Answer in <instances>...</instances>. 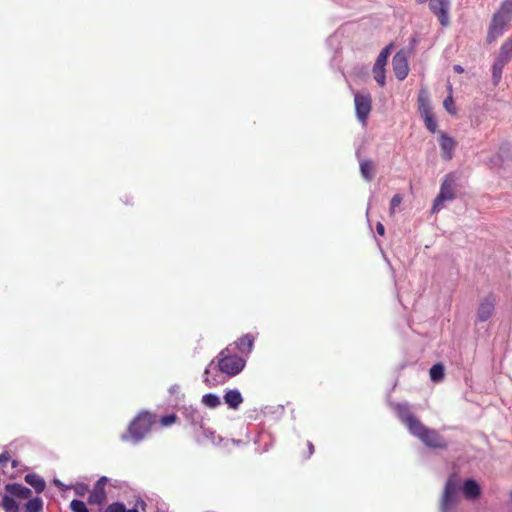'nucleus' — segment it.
I'll use <instances>...</instances> for the list:
<instances>
[{"mask_svg": "<svg viewBox=\"0 0 512 512\" xmlns=\"http://www.w3.org/2000/svg\"><path fill=\"white\" fill-rule=\"evenodd\" d=\"M512 21V0H504L497 12L494 13L487 34V41L494 42L503 35Z\"/></svg>", "mask_w": 512, "mask_h": 512, "instance_id": "obj_1", "label": "nucleus"}, {"mask_svg": "<svg viewBox=\"0 0 512 512\" xmlns=\"http://www.w3.org/2000/svg\"><path fill=\"white\" fill-rule=\"evenodd\" d=\"M460 481L455 474L448 477L442 497L440 499V512H453L459 502Z\"/></svg>", "mask_w": 512, "mask_h": 512, "instance_id": "obj_2", "label": "nucleus"}, {"mask_svg": "<svg viewBox=\"0 0 512 512\" xmlns=\"http://www.w3.org/2000/svg\"><path fill=\"white\" fill-rule=\"evenodd\" d=\"M245 363L242 357L231 355L229 347L222 350L218 355L219 370L228 376L239 374L244 369Z\"/></svg>", "mask_w": 512, "mask_h": 512, "instance_id": "obj_3", "label": "nucleus"}, {"mask_svg": "<svg viewBox=\"0 0 512 512\" xmlns=\"http://www.w3.org/2000/svg\"><path fill=\"white\" fill-rule=\"evenodd\" d=\"M153 423V416L150 413H140L128 428V433L134 442H139L149 432Z\"/></svg>", "mask_w": 512, "mask_h": 512, "instance_id": "obj_4", "label": "nucleus"}, {"mask_svg": "<svg viewBox=\"0 0 512 512\" xmlns=\"http://www.w3.org/2000/svg\"><path fill=\"white\" fill-rule=\"evenodd\" d=\"M418 437L425 445L433 448H445L446 443L436 430L424 426L421 422L411 432Z\"/></svg>", "mask_w": 512, "mask_h": 512, "instance_id": "obj_5", "label": "nucleus"}, {"mask_svg": "<svg viewBox=\"0 0 512 512\" xmlns=\"http://www.w3.org/2000/svg\"><path fill=\"white\" fill-rule=\"evenodd\" d=\"M355 112L358 121L365 126L372 109V98L369 92L354 93Z\"/></svg>", "mask_w": 512, "mask_h": 512, "instance_id": "obj_6", "label": "nucleus"}, {"mask_svg": "<svg viewBox=\"0 0 512 512\" xmlns=\"http://www.w3.org/2000/svg\"><path fill=\"white\" fill-rule=\"evenodd\" d=\"M451 7L450 0H430L429 9L437 16L440 24L446 27L450 23L449 11Z\"/></svg>", "mask_w": 512, "mask_h": 512, "instance_id": "obj_7", "label": "nucleus"}, {"mask_svg": "<svg viewBox=\"0 0 512 512\" xmlns=\"http://www.w3.org/2000/svg\"><path fill=\"white\" fill-rule=\"evenodd\" d=\"M454 186H453V179L450 175L446 176L445 180L443 181L440 192L438 196L434 200L433 204V212L439 211L442 208V205L445 201L453 200L454 199Z\"/></svg>", "mask_w": 512, "mask_h": 512, "instance_id": "obj_8", "label": "nucleus"}, {"mask_svg": "<svg viewBox=\"0 0 512 512\" xmlns=\"http://www.w3.org/2000/svg\"><path fill=\"white\" fill-rule=\"evenodd\" d=\"M393 71L398 80H404L409 73L408 59L406 52H397L392 59Z\"/></svg>", "mask_w": 512, "mask_h": 512, "instance_id": "obj_9", "label": "nucleus"}, {"mask_svg": "<svg viewBox=\"0 0 512 512\" xmlns=\"http://www.w3.org/2000/svg\"><path fill=\"white\" fill-rule=\"evenodd\" d=\"M395 410L400 421L404 423L409 429L410 433L416 428L420 421L410 412L407 403H398L395 405Z\"/></svg>", "mask_w": 512, "mask_h": 512, "instance_id": "obj_10", "label": "nucleus"}, {"mask_svg": "<svg viewBox=\"0 0 512 512\" xmlns=\"http://www.w3.org/2000/svg\"><path fill=\"white\" fill-rule=\"evenodd\" d=\"M512 160V148L509 144H503L498 152L491 156L488 161L487 165L494 169V168H500L504 165V163Z\"/></svg>", "mask_w": 512, "mask_h": 512, "instance_id": "obj_11", "label": "nucleus"}, {"mask_svg": "<svg viewBox=\"0 0 512 512\" xmlns=\"http://www.w3.org/2000/svg\"><path fill=\"white\" fill-rule=\"evenodd\" d=\"M439 143L442 158L445 161H450L453 157V152L456 147V141L452 137L441 132Z\"/></svg>", "mask_w": 512, "mask_h": 512, "instance_id": "obj_12", "label": "nucleus"}, {"mask_svg": "<svg viewBox=\"0 0 512 512\" xmlns=\"http://www.w3.org/2000/svg\"><path fill=\"white\" fill-rule=\"evenodd\" d=\"M107 482L106 477H101L97 482L93 489V491L90 493L88 497V503L89 504H101L106 499V493L104 490V486Z\"/></svg>", "mask_w": 512, "mask_h": 512, "instance_id": "obj_13", "label": "nucleus"}, {"mask_svg": "<svg viewBox=\"0 0 512 512\" xmlns=\"http://www.w3.org/2000/svg\"><path fill=\"white\" fill-rule=\"evenodd\" d=\"M494 311V300L492 298H485L479 305L477 318L481 322L487 321Z\"/></svg>", "mask_w": 512, "mask_h": 512, "instance_id": "obj_14", "label": "nucleus"}, {"mask_svg": "<svg viewBox=\"0 0 512 512\" xmlns=\"http://www.w3.org/2000/svg\"><path fill=\"white\" fill-rule=\"evenodd\" d=\"M462 491L465 498L469 500L478 498L481 493L479 484L473 479H468L464 482Z\"/></svg>", "mask_w": 512, "mask_h": 512, "instance_id": "obj_15", "label": "nucleus"}, {"mask_svg": "<svg viewBox=\"0 0 512 512\" xmlns=\"http://www.w3.org/2000/svg\"><path fill=\"white\" fill-rule=\"evenodd\" d=\"M224 401L229 408L236 410L243 402V397L238 389H230L224 394Z\"/></svg>", "mask_w": 512, "mask_h": 512, "instance_id": "obj_16", "label": "nucleus"}, {"mask_svg": "<svg viewBox=\"0 0 512 512\" xmlns=\"http://www.w3.org/2000/svg\"><path fill=\"white\" fill-rule=\"evenodd\" d=\"M420 111L424 118L426 128L430 132L435 133L437 129V121L435 120L429 106L422 104L420 106Z\"/></svg>", "mask_w": 512, "mask_h": 512, "instance_id": "obj_17", "label": "nucleus"}, {"mask_svg": "<svg viewBox=\"0 0 512 512\" xmlns=\"http://www.w3.org/2000/svg\"><path fill=\"white\" fill-rule=\"evenodd\" d=\"M6 490L13 496L27 499L31 496V490L21 484L14 483V484H8L6 486Z\"/></svg>", "mask_w": 512, "mask_h": 512, "instance_id": "obj_18", "label": "nucleus"}, {"mask_svg": "<svg viewBox=\"0 0 512 512\" xmlns=\"http://www.w3.org/2000/svg\"><path fill=\"white\" fill-rule=\"evenodd\" d=\"M25 482L32 486L37 493L43 492L46 486L44 479L34 473L27 474Z\"/></svg>", "mask_w": 512, "mask_h": 512, "instance_id": "obj_19", "label": "nucleus"}, {"mask_svg": "<svg viewBox=\"0 0 512 512\" xmlns=\"http://www.w3.org/2000/svg\"><path fill=\"white\" fill-rule=\"evenodd\" d=\"M497 57L508 63L512 60V34L501 45Z\"/></svg>", "mask_w": 512, "mask_h": 512, "instance_id": "obj_20", "label": "nucleus"}, {"mask_svg": "<svg viewBox=\"0 0 512 512\" xmlns=\"http://www.w3.org/2000/svg\"><path fill=\"white\" fill-rule=\"evenodd\" d=\"M254 338L246 334L243 337H241L236 343V348L242 353V354H248L251 352L253 348Z\"/></svg>", "mask_w": 512, "mask_h": 512, "instance_id": "obj_21", "label": "nucleus"}, {"mask_svg": "<svg viewBox=\"0 0 512 512\" xmlns=\"http://www.w3.org/2000/svg\"><path fill=\"white\" fill-rule=\"evenodd\" d=\"M508 62L496 57L492 66V78L493 82L497 84L502 77L503 68L507 65Z\"/></svg>", "mask_w": 512, "mask_h": 512, "instance_id": "obj_22", "label": "nucleus"}, {"mask_svg": "<svg viewBox=\"0 0 512 512\" xmlns=\"http://www.w3.org/2000/svg\"><path fill=\"white\" fill-rule=\"evenodd\" d=\"M183 414L192 424H198L202 421V415L200 411L192 406L183 407Z\"/></svg>", "mask_w": 512, "mask_h": 512, "instance_id": "obj_23", "label": "nucleus"}, {"mask_svg": "<svg viewBox=\"0 0 512 512\" xmlns=\"http://www.w3.org/2000/svg\"><path fill=\"white\" fill-rule=\"evenodd\" d=\"M360 172L362 177L366 181H371L374 176V167L373 163L369 160H363L360 163Z\"/></svg>", "mask_w": 512, "mask_h": 512, "instance_id": "obj_24", "label": "nucleus"}, {"mask_svg": "<svg viewBox=\"0 0 512 512\" xmlns=\"http://www.w3.org/2000/svg\"><path fill=\"white\" fill-rule=\"evenodd\" d=\"M391 48H392V44H389L384 49H382V51L379 53L373 67L385 68Z\"/></svg>", "mask_w": 512, "mask_h": 512, "instance_id": "obj_25", "label": "nucleus"}, {"mask_svg": "<svg viewBox=\"0 0 512 512\" xmlns=\"http://www.w3.org/2000/svg\"><path fill=\"white\" fill-rule=\"evenodd\" d=\"M429 373L432 381L439 382L444 377V366L440 363H437L430 368Z\"/></svg>", "mask_w": 512, "mask_h": 512, "instance_id": "obj_26", "label": "nucleus"}, {"mask_svg": "<svg viewBox=\"0 0 512 512\" xmlns=\"http://www.w3.org/2000/svg\"><path fill=\"white\" fill-rule=\"evenodd\" d=\"M43 508V502L41 498L36 497L30 499L25 505V512H40Z\"/></svg>", "mask_w": 512, "mask_h": 512, "instance_id": "obj_27", "label": "nucleus"}, {"mask_svg": "<svg viewBox=\"0 0 512 512\" xmlns=\"http://www.w3.org/2000/svg\"><path fill=\"white\" fill-rule=\"evenodd\" d=\"M202 403L209 408H216L220 405L221 401L216 394L208 393L202 397Z\"/></svg>", "mask_w": 512, "mask_h": 512, "instance_id": "obj_28", "label": "nucleus"}, {"mask_svg": "<svg viewBox=\"0 0 512 512\" xmlns=\"http://www.w3.org/2000/svg\"><path fill=\"white\" fill-rule=\"evenodd\" d=\"M2 505L7 512H18L17 502L10 496L5 495L2 499Z\"/></svg>", "mask_w": 512, "mask_h": 512, "instance_id": "obj_29", "label": "nucleus"}, {"mask_svg": "<svg viewBox=\"0 0 512 512\" xmlns=\"http://www.w3.org/2000/svg\"><path fill=\"white\" fill-rule=\"evenodd\" d=\"M373 74L376 82L380 86H384L386 83V77H385V68H376L373 67Z\"/></svg>", "mask_w": 512, "mask_h": 512, "instance_id": "obj_30", "label": "nucleus"}, {"mask_svg": "<svg viewBox=\"0 0 512 512\" xmlns=\"http://www.w3.org/2000/svg\"><path fill=\"white\" fill-rule=\"evenodd\" d=\"M70 508L73 512H89L85 503L81 500H72L70 503Z\"/></svg>", "mask_w": 512, "mask_h": 512, "instance_id": "obj_31", "label": "nucleus"}, {"mask_svg": "<svg viewBox=\"0 0 512 512\" xmlns=\"http://www.w3.org/2000/svg\"><path fill=\"white\" fill-rule=\"evenodd\" d=\"M401 202H402V197L399 194H396L392 197V199L390 201V208H389V212L391 215H393L395 213L396 208L401 204Z\"/></svg>", "mask_w": 512, "mask_h": 512, "instance_id": "obj_32", "label": "nucleus"}, {"mask_svg": "<svg viewBox=\"0 0 512 512\" xmlns=\"http://www.w3.org/2000/svg\"><path fill=\"white\" fill-rule=\"evenodd\" d=\"M106 512H126V507L124 504L116 502L109 505Z\"/></svg>", "mask_w": 512, "mask_h": 512, "instance_id": "obj_33", "label": "nucleus"}, {"mask_svg": "<svg viewBox=\"0 0 512 512\" xmlns=\"http://www.w3.org/2000/svg\"><path fill=\"white\" fill-rule=\"evenodd\" d=\"M443 105L445 107V109L450 113V114H455L456 113V109L454 107V102H453V99L451 96H448L444 102H443Z\"/></svg>", "mask_w": 512, "mask_h": 512, "instance_id": "obj_34", "label": "nucleus"}, {"mask_svg": "<svg viewBox=\"0 0 512 512\" xmlns=\"http://www.w3.org/2000/svg\"><path fill=\"white\" fill-rule=\"evenodd\" d=\"M175 420H176V416L175 415H167V416L162 417L161 423H162L163 426H169L172 423H174Z\"/></svg>", "mask_w": 512, "mask_h": 512, "instance_id": "obj_35", "label": "nucleus"}, {"mask_svg": "<svg viewBox=\"0 0 512 512\" xmlns=\"http://www.w3.org/2000/svg\"><path fill=\"white\" fill-rule=\"evenodd\" d=\"M10 459V455L8 452H3L0 454V464L5 465Z\"/></svg>", "mask_w": 512, "mask_h": 512, "instance_id": "obj_36", "label": "nucleus"}, {"mask_svg": "<svg viewBox=\"0 0 512 512\" xmlns=\"http://www.w3.org/2000/svg\"><path fill=\"white\" fill-rule=\"evenodd\" d=\"M376 231L379 235L383 236L385 234V228L382 223L378 222L376 225Z\"/></svg>", "mask_w": 512, "mask_h": 512, "instance_id": "obj_37", "label": "nucleus"}, {"mask_svg": "<svg viewBox=\"0 0 512 512\" xmlns=\"http://www.w3.org/2000/svg\"><path fill=\"white\" fill-rule=\"evenodd\" d=\"M146 503L143 500H138L135 504V507L138 509L140 507L142 510L145 509Z\"/></svg>", "mask_w": 512, "mask_h": 512, "instance_id": "obj_38", "label": "nucleus"}, {"mask_svg": "<svg viewBox=\"0 0 512 512\" xmlns=\"http://www.w3.org/2000/svg\"><path fill=\"white\" fill-rule=\"evenodd\" d=\"M454 70L457 72V73H463L464 69L460 66V65H455L454 66Z\"/></svg>", "mask_w": 512, "mask_h": 512, "instance_id": "obj_39", "label": "nucleus"}, {"mask_svg": "<svg viewBox=\"0 0 512 512\" xmlns=\"http://www.w3.org/2000/svg\"><path fill=\"white\" fill-rule=\"evenodd\" d=\"M54 484H55L56 486H58V487H63L62 482H61L60 480H58V479H54Z\"/></svg>", "mask_w": 512, "mask_h": 512, "instance_id": "obj_40", "label": "nucleus"}, {"mask_svg": "<svg viewBox=\"0 0 512 512\" xmlns=\"http://www.w3.org/2000/svg\"><path fill=\"white\" fill-rule=\"evenodd\" d=\"M308 446H309L310 454H312L314 452V446L311 442L308 443Z\"/></svg>", "mask_w": 512, "mask_h": 512, "instance_id": "obj_41", "label": "nucleus"}, {"mask_svg": "<svg viewBox=\"0 0 512 512\" xmlns=\"http://www.w3.org/2000/svg\"><path fill=\"white\" fill-rule=\"evenodd\" d=\"M126 512H139V511H138V509L136 507H134V508L129 509V510L126 509Z\"/></svg>", "mask_w": 512, "mask_h": 512, "instance_id": "obj_42", "label": "nucleus"}, {"mask_svg": "<svg viewBox=\"0 0 512 512\" xmlns=\"http://www.w3.org/2000/svg\"><path fill=\"white\" fill-rule=\"evenodd\" d=\"M121 439H122V440H124V441H126V440L128 439V434H123V435L121 436Z\"/></svg>", "mask_w": 512, "mask_h": 512, "instance_id": "obj_43", "label": "nucleus"}, {"mask_svg": "<svg viewBox=\"0 0 512 512\" xmlns=\"http://www.w3.org/2000/svg\"><path fill=\"white\" fill-rule=\"evenodd\" d=\"M415 1H416L417 3H419V4H423V3L427 2V0H415ZM429 1H430V0H428V2H429Z\"/></svg>", "mask_w": 512, "mask_h": 512, "instance_id": "obj_44", "label": "nucleus"}, {"mask_svg": "<svg viewBox=\"0 0 512 512\" xmlns=\"http://www.w3.org/2000/svg\"><path fill=\"white\" fill-rule=\"evenodd\" d=\"M78 494H82V489H77Z\"/></svg>", "mask_w": 512, "mask_h": 512, "instance_id": "obj_45", "label": "nucleus"}, {"mask_svg": "<svg viewBox=\"0 0 512 512\" xmlns=\"http://www.w3.org/2000/svg\"><path fill=\"white\" fill-rule=\"evenodd\" d=\"M78 494H82V489H77Z\"/></svg>", "mask_w": 512, "mask_h": 512, "instance_id": "obj_46", "label": "nucleus"}]
</instances>
